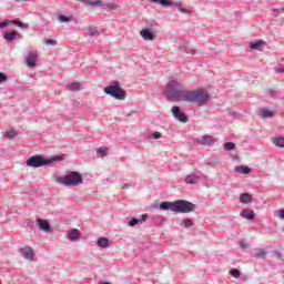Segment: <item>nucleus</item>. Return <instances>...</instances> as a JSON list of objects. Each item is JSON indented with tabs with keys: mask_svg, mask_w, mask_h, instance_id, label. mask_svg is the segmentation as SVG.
<instances>
[{
	"mask_svg": "<svg viewBox=\"0 0 284 284\" xmlns=\"http://www.w3.org/2000/svg\"><path fill=\"white\" fill-rule=\"evenodd\" d=\"M186 94L187 90H185L183 83L178 80L169 81L164 88V97H166L168 101H185Z\"/></svg>",
	"mask_w": 284,
	"mask_h": 284,
	"instance_id": "nucleus-1",
	"label": "nucleus"
},
{
	"mask_svg": "<svg viewBox=\"0 0 284 284\" xmlns=\"http://www.w3.org/2000/svg\"><path fill=\"white\" fill-rule=\"evenodd\" d=\"M54 181L65 187H77V185H81L83 183V176L77 171H71L62 176L55 175Z\"/></svg>",
	"mask_w": 284,
	"mask_h": 284,
	"instance_id": "nucleus-2",
	"label": "nucleus"
},
{
	"mask_svg": "<svg viewBox=\"0 0 284 284\" xmlns=\"http://www.w3.org/2000/svg\"><path fill=\"white\" fill-rule=\"evenodd\" d=\"M210 101V93L203 89L186 90L185 103H195V105H205Z\"/></svg>",
	"mask_w": 284,
	"mask_h": 284,
	"instance_id": "nucleus-3",
	"label": "nucleus"
},
{
	"mask_svg": "<svg viewBox=\"0 0 284 284\" xmlns=\"http://www.w3.org/2000/svg\"><path fill=\"white\" fill-rule=\"evenodd\" d=\"M65 155H57L45 159L41 155H33L27 160L28 168H43L44 165H50V163H57L63 161Z\"/></svg>",
	"mask_w": 284,
	"mask_h": 284,
	"instance_id": "nucleus-4",
	"label": "nucleus"
},
{
	"mask_svg": "<svg viewBox=\"0 0 284 284\" xmlns=\"http://www.w3.org/2000/svg\"><path fill=\"white\" fill-rule=\"evenodd\" d=\"M105 94H109L113 99L118 101H124L126 93L123 89H121V84L119 82H114L112 85L104 88Z\"/></svg>",
	"mask_w": 284,
	"mask_h": 284,
	"instance_id": "nucleus-5",
	"label": "nucleus"
},
{
	"mask_svg": "<svg viewBox=\"0 0 284 284\" xmlns=\"http://www.w3.org/2000/svg\"><path fill=\"white\" fill-rule=\"evenodd\" d=\"M194 210H196V205H194L192 202H187L185 200H178L173 202V212L187 214L190 212H194Z\"/></svg>",
	"mask_w": 284,
	"mask_h": 284,
	"instance_id": "nucleus-6",
	"label": "nucleus"
},
{
	"mask_svg": "<svg viewBox=\"0 0 284 284\" xmlns=\"http://www.w3.org/2000/svg\"><path fill=\"white\" fill-rule=\"evenodd\" d=\"M152 3H159L162 8H178L183 14H190V10L181 7V2L176 0H149Z\"/></svg>",
	"mask_w": 284,
	"mask_h": 284,
	"instance_id": "nucleus-7",
	"label": "nucleus"
},
{
	"mask_svg": "<svg viewBox=\"0 0 284 284\" xmlns=\"http://www.w3.org/2000/svg\"><path fill=\"white\" fill-rule=\"evenodd\" d=\"M20 254L23 256V258H26V261H34V248L29 245L21 247Z\"/></svg>",
	"mask_w": 284,
	"mask_h": 284,
	"instance_id": "nucleus-8",
	"label": "nucleus"
},
{
	"mask_svg": "<svg viewBox=\"0 0 284 284\" xmlns=\"http://www.w3.org/2000/svg\"><path fill=\"white\" fill-rule=\"evenodd\" d=\"M39 59V53L37 51H31L26 57V63L28 68H34L37 65V61Z\"/></svg>",
	"mask_w": 284,
	"mask_h": 284,
	"instance_id": "nucleus-9",
	"label": "nucleus"
},
{
	"mask_svg": "<svg viewBox=\"0 0 284 284\" xmlns=\"http://www.w3.org/2000/svg\"><path fill=\"white\" fill-rule=\"evenodd\" d=\"M171 112L178 121H181L182 123H187V115L181 111V108L179 106H172Z\"/></svg>",
	"mask_w": 284,
	"mask_h": 284,
	"instance_id": "nucleus-10",
	"label": "nucleus"
},
{
	"mask_svg": "<svg viewBox=\"0 0 284 284\" xmlns=\"http://www.w3.org/2000/svg\"><path fill=\"white\" fill-rule=\"evenodd\" d=\"M140 37H142V39H144V41H154V39H156V34H154V32H152V30H150V29L141 30Z\"/></svg>",
	"mask_w": 284,
	"mask_h": 284,
	"instance_id": "nucleus-11",
	"label": "nucleus"
},
{
	"mask_svg": "<svg viewBox=\"0 0 284 284\" xmlns=\"http://www.w3.org/2000/svg\"><path fill=\"white\" fill-rule=\"evenodd\" d=\"M67 239L71 242L79 241V239H81V232L77 229H71L67 231Z\"/></svg>",
	"mask_w": 284,
	"mask_h": 284,
	"instance_id": "nucleus-12",
	"label": "nucleus"
},
{
	"mask_svg": "<svg viewBox=\"0 0 284 284\" xmlns=\"http://www.w3.org/2000/svg\"><path fill=\"white\" fill-rule=\"evenodd\" d=\"M21 39V33L17 32V31H7L3 34V39H6V41H14V39Z\"/></svg>",
	"mask_w": 284,
	"mask_h": 284,
	"instance_id": "nucleus-13",
	"label": "nucleus"
},
{
	"mask_svg": "<svg viewBox=\"0 0 284 284\" xmlns=\"http://www.w3.org/2000/svg\"><path fill=\"white\" fill-rule=\"evenodd\" d=\"M274 114H276V112L272 111L270 109H260L258 110V116H261V119H272V116H274Z\"/></svg>",
	"mask_w": 284,
	"mask_h": 284,
	"instance_id": "nucleus-14",
	"label": "nucleus"
},
{
	"mask_svg": "<svg viewBox=\"0 0 284 284\" xmlns=\"http://www.w3.org/2000/svg\"><path fill=\"white\" fill-rule=\"evenodd\" d=\"M240 216H242V219H246L247 221H254V210L244 209L241 211Z\"/></svg>",
	"mask_w": 284,
	"mask_h": 284,
	"instance_id": "nucleus-15",
	"label": "nucleus"
},
{
	"mask_svg": "<svg viewBox=\"0 0 284 284\" xmlns=\"http://www.w3.org/2000/svg\"><path fill=\"white\" fill-rule=\"evenodd\" d=\"M37 224L39 225V230L41 232H50L51 226H50V223L47 220L38 219Z\"/></svg>",
	"mask_w": 284,
	"mask_h": 284,
	"instance_id": "nucleus-16",
	"label": "nucleus"
},
{
	"mask_svg": "<svg viewBox=\"0 0 284 284\" xmlns=\"http://www.w3.org/2000/svg\"><path fill=\"white\" fill-rule=\"evenodd\" d=\"M97 245L102 250H108V247H110V240L108 237H99Z\"/></svg>",
	"mask_w": 284,
	"mask_h": 284,
	"instance_id": "nucleus-17",
	"label": "nucleus"
},
{
	"mask_svg": "<svg viewBox=\"0 0 284 284\" xmlns=\"http://www.w3.org/2000/svg\"><path fill=\"white\" fill-rule=\"evenodd\" d=\"M201 145H212L214 143V138L212 135H203L199 139Z\"/></svg>",
	"mask_w": 284,
	"mask_h": 284,
	"instance_id": "nucleus-18",
	"label": "nucleus"
},
{
	"mask_svg": "<svg viewBox=\"0 0 284 284\" xmlns=\"http://www.w3.org/2000/svg\"><path fill=\"white\" fill-rule=\"evenodd\" d=\"M240 203H243L244 205H250L252 203V196L250 193H242L240 195Z\"/></svg>",
	"mask_w": 284,
	"mask_h": 284,
	"instance_id": "nucleus-19",
	"label": "nucleus"
},
{
	"mask_svg": "<svg viewBox=\"0 0 284 284\" xmlns=\"http://www.w3.org/2000/svg\"><path fill=\"white\" fill-rule=\"evenodd\" d=\"M235 172H237V174H250V172H252V169H250V166H244V165H237L234 168Z\"/></svg>",
	"mask_w": 284,
	"mask_h": 284,
	"instance_id": "nucleus-20",
	"label": "nucleus"
},
{
	"mask_svg": "<svg viewBox=\"0 0 284 284\" xmlns=\"http://www.w3.org/2000/svg\"><path fill=\"white\" fill-rule=\"evenodd\" d=\"M79 2L84 6H90L91 8H94V6H101V0H79Z\"/></svg>",
	"mask_w": 284,
	"mask_h": 284,
	"instance_id": "nucleus-21",
	"label": "nucleus"
},
{
	"mask_svg": "<svg viewBox=\"0 0 284 284\" xmlns=\"http://www.w3.org/2000/svg\"><path fill=\"white\" fill-rule=\"evenodd\" d=\"M263 45H265V41H263V40H258V41L250 43L251 50H261V48H263Z\"/></svg>",
	"mask_w": 284,
	"mask_h": 284,
	"instance_id": "nucleus-22",
	"label": "nucleus"
},
{
	"mask_svg": "<svg viewBox=\"0 0 284 284\" xmlns=\"http://www.w3.org/2000/svg\"><path fill=\"white\" fill-rule=\"evenodd\" d=\"M272 143L276 148H284V136H276L272 139Z\"/></svg>",
	"mask_w": 284,
	"mask_h": 284,
	"instance_id": "nucleus-23",
	"label": "nucleus"
},
{
	"mask_svg": "<svg viewBox=\"0 0 284 284\" xmlns=\"http://www.w3.org/2000/svg\"><path fill=\"white\" fill-rule=\"evenodd\" d=\"M160 210H171V212H174V202L160 203Z\"/></svg>",
	"mask_w": 284,
	"mask_h": 284,
	"instance_id": "nucleus-24",
	"label": "nucleus"
},
{
	"mask_svg": "<svg viewBox=\"0 0 284 284\" xmlns=\"http://www.w3.org/2000/svg\"><path fill=\"white\" fill-rule=\"evenodd\" d=\"M199 181V175L192 174V175H187L185 178V183H187V185H194V183H196Z\"/></svg>",
	"mask_w": 284,
	"mask_h": 284,
	"instance_id": "nucleus-25",
	"label": "nucleus"
},
{
	"mask_svg": "<svg viewBox=\"0 0 284 284\" xmlns=\"http://www.w3.org/2000/svg\"><path fill=\"white\" fill-rule=\"evenodd\" d=\"M67 89H69L70 92H78V90H81V84H79V82H71L67 85Z\"/></svg>",
	"mask_w": 284,
	"mask_h": 284,
	"instance_id": "nucleus-26",
	"label": "nucleus"
},
{
	"mask_svg": "<svg viewBox=\"0 0 284 284\" xmlns=\"http://www.w3.org/2000/svg\"><path fill=\"white\" fill-rule=\"evenodd\" d=\"M11 23L18 26V28H22V30H28V28H30V24L23 23L21 20H11Z\"/></svg>",
	"mask_w": 284,
	"mask_h": 284,
	"instance_id": "nucleus-27",
	"label": "nucleus"
},
{
	"mask_svg": "<svg viewBox=\"0 0 284 284\" xmlns=\"http://www.w3.org/2000/svg\"><path fill=\"white\" fill-rule=\"evenodd\" d=\"M58 21H60V23H70V21H72V19H70V18L67 17V16L59 14V16H58Z\"/></svg>",
	"mask_w": 284,
	"mask_h": 284,
	"instance_id": "nucleus-28",
	"label": "nucleus"
},
{
	"mask_svg": "<svg viewBox=\"0 0 284 284\" xmlns=\"http://www.w3.org/2000/svg\"><path fill=\"white\" fill-rule=\"evenodd\" d=\"M256 258H265L267 256V252L265 250L258 248L255 253Z\"/></svg>",
	"mask_w": 284,
	"mask_h": 284,
	"instance_id": "nucleus-29",
	"label": "nucleus"
},
{
	"mask_svg": "<svg viewBox=\"0 0 284 284\" xmlns=\"http://www.w3.org/2000/svg\"><path fill=\"white\" fill-rule=\"evenodd\" d=\"M234 148H236V144H234L233 142L224 143V150H226V152H230V150H234Z\"/></svg>",
	"mask_w": 284,
	"mask_h": 284,
	"instance_id": "nucleus-30",
	"label": "nucleus"
},
{
	"mask_svg": "<svg viewBox=\"0 0 284 284\" xmlns=\"http://www.w3.org/2000/svg\"><path fill=\"white\" fill-rule=\"evenodd\" d=\"M89 34L91 36V37H99V30L97 29V28H94V27H90L89 28Z\"/></svg>",
	"mask_w": 284,
	"mask_h": 284,
	"instance_id": "nucleus-31",
	"label": "nucleus"
},
{
	"mask_svg": "<svg viewBox=\"0 0 284 284\" xmlns=\"http://www.w3.org/2000/svg\"><path fill=\"white\" fill-rule=\"evenodd\" d=\"M231 276H233V278H239V276H241V271H239L237 268H233L230 271Z\"/></svg>",
	"mask_w": 284,
	"mask_h": 284,
	"instance_id": "nucleus-32",
	"label": "nucleus"
},
{
	"mask_svg": "<svg viewBox=\"0 0 284 284\" xmlns=\"http://www.w3.org/2000/svg\"><path fill=\"white\" fill-rule=\"evenodd\" d=\"M6 136L8 139H14V136H17V131H14V130L7 131Z\"/></svg>",
	"mask_w": 284,
	"mask_h": 284,
	"instance_id": "nucleus-33",
	"label": "nucleus"
},
{
	"mask_svg": "<svg viewBox=\"0 0 284 284\" xmlns=\"http://www.w3.org/2000/svg\"><path fill=\"white\" fill-rule=\"evenodd\" d=\"M140 220L136 217H133L130 222H129V226L130 227H134V225H139Z\"/></svg>",
	"mask_w": 284,
	"mask_h": 284,
	"instance_id": "nucleus-34",
	"label": "nucleus"
},
{
	"mask_svg": "<svg viewBox=\"0 0 284 284\" xmlns=\"http://www.w3.org/2000/svg\"><path fill=\"white\" fill-rule=\"evenodd\" d=\"M10 23H12V20H4V21L0 22V29L8 28V26H10Z\"/></svg>",
	"mask_w": 284,
	"mask_h": 284,
	"instance_id": "nucleus-35",
	"label": "nucleus"
},
{
	"mask_svg": "<svg viewBox=\"0 0 284 284\" xmlns=\"http://www.w3.org/2000/svg\"><path fill=\"white\" fill-rule=\"evenodd\" d=\"M104 8H106L108 10H110L112 12V10H116V8H119V6H116L114 3H110V4H105Z\"/></svg>",
	"mask_w": 284,
	"mask_h": 284,
	"instance_id": "nucleus-36",
	"label": "nucleus"
},
{
	"mask_svg": "<svg viewBox=\"0 0 284 284\" xmlns=\"http://www.w3.org/2000/svg\"><path fill=\"white\" fill-rule=\"evenodd\" d=\"M275 216H278V219L284 220V209L276 211L275 212Z\"/></svg>",
	"mask_w": 284,
	"mask_h": 284,
	"instance_id": "nucleus-37",
	"label": "nucleus"
},
{
	"mask_svg": "<svg viewBox=\"0 0 284 284\" xmlns=\"http://www.w3.org/2000/svg\"><path fill=\"white\" fill-rule=\"evenodd\" d=\"M184 225L185 227H192L194 225V222H192V220L190 219H186L184 220Z\"/></svg>",
	"mask_w": 284,
	"mask_h": 284,
	"instance_id": "nucleus-38",
	"label": "nucleus"
},
{
	"mask_svg": "<svg viewBox=\"0 0 284 284\" xmlns=\"http://www.w3.org/2000/svg\"><path fill=\"white\" fill-rule=\"evenodd\" d=\"M44 43L45 45H57V40L48 39Z\"/></svg>",
	"mask_w": 284,
	"mask_h": 284,
	"instance_id": "nucleus-39",
	"label": "nucleus"
},
{
	"mask_svg": "<svg viewBox=\"0 0 284 284\" xmlns=\"http://www.w3.org/2000/svg\"><path fill=\"white\" fill-rule=\"evenodd\" d=\"M275 72H277V74H284V67H276Z\"/></svg>",
	"mask_w": 284,
	"mask_h": 284,
	"instance_id": "nucleus-40",
	"label": "nucleus"
},
{
	"mask_svg": "<svg viewBox=\"0 0 284 284\" xmlns=\"http://www.w3.org/2000/svg\"><path fill=\"white\" fill-rule=\"evenodd\" d=\"M4 81H8V77L4 73L0 72V83H3Z\"/></svg>",
	"mask_w": 284,
	"mask_h": 284,
	"instance_id": "nucleus-41",
	"label": "nucleus"
},
{
	"mask_svg": "<svg viewBox=\"0 0 284 284\" xmlns=\"http://www.w3.org/2000/svg\"><path fill=\"white\" fill-rule=\"evenodd\" d=\"M97 154H102V156H108V152L103 149H98Z\"/></svg>",
	"mask_w": 284,
	"mask_h": 284,
	"instance_id": "nucleus-42",
	"label": "nucleus"
},
{
	"mask_svg": "<svg viewBox=\"0 0 284 284\" xmlns=\"http://www.w3.org/2000/svg\"><path fill=\"white\" fill-rule=\"evenodd\" d=\"M146 219H148V214H142V215H141L140 223L145 222V221H146Z\"/></svg>",
	"mask_w": 284,
	"mask_h": 284,
	"instance_id": "nucleus-43",
	"label": "nucleus"
},
{
	"mask_svg": "<svg viewBox=\"0 0 284 284\" xmlns=\"http://www.w3.org/2000/svg\"><path fill=\"white\" fill-rule=\"evenodd\" d=\"M153 139H161V133L160 132H154L153 133Z\"/></svg>",
	"mask_w": 284,
	"mask_h": 284,
	"instance_id": "nucleus-44",
	"label": "nucleus"
},
{
	"mask_svg": "<svg viewBox=\"0 0 284 284\" xmlns=\"http://www.w3.org/2000/svg\"><path fill=\"white\" fill-rule=\"evenodd\" d=\"M28 225L29 227H34V222H29Z\"/></svg>",
	"mask_w": 284,
	"mask_h": 284,
	"instance_id": "nucleus-45",
	"label": "nucleus"
},
{
	"mask_svg": "<svg viewBox=\"0 0 284 284\" xmlns=\"http://www.w3.org/2000/svg\"><path fill=\"white\" fill-rule=\"evenodd\" d=\"M240 245H241V247H247V244H245L243 242H241Z\"/></svg>",
	"mask_w": 284,
	"mask_h": 284,
	"instance_id": "nucleus-46",
	"label": "nucleus"
},
{
	"mask_svg": "<svg viewBox=\"0 0 284 284\" xmlns=\"http://www.w3.org/2000/svg\"><path fill=\"white\" fill-rule=\"evenodd\" d=\"M99 284H110V282H99Z\"/></svg>",
	"mask_w": 284,
	"mask_h": 284,
	"instance_id": "nucleus-47",
	"label": "nucleus"
},
{
	"mask_svg": "<svg viewBox=\"0 0 284 284\" xmlns=\"http://www.w3.org/2000/svg\"><path fill=\"white\" fill-rule=\"evenodd\" d=\"M122 187H124V189H125V187H129V185H128V184H123V186H122Z\"/></svg>",
	"mask_w": 284,
	"mask_h": 284,
	"instance_id": "nucleus-48",
	"label": "nucleus"
}]
</instances>
